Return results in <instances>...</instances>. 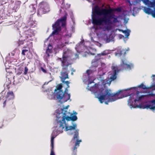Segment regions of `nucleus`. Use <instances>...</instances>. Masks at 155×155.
<instances>
[{
	"label": "nucleus",
	"mask_w": 155,
	"mask_h": 155,
	"mask_svg": "<svg viewBox=\"0 0 155 155\" xmlns=\"http://www.w3.org/2000/svg\"><path fill=\"white\" fill-rule=\"evenodd\" d=\"M105 85L96 83L89 89L93 93L95 97L98 98L101 104L104 102L106 104H108L109 102L115 101L130 95L129 88L120 90L116 93L112 94L110 90L105 88Z\"/></svg>",
	"instance_id": "nucleus-1"
},
{
	"label": "nucleus",
	"mask_w": 155,
	"mask_h": 155,
	"mask_svg": "<svg viewBox=\"0 0 155 155\" xmlns=\"http://www.w3.org/2000/svg\"><path fill=\"white\" fill-rule=\"evenodd\" d=\"M66 13L60 18L58 19L52 25L53 30L49 37L53 36L54 40H58L56 47L58 49H61L69 43V39L71 37V34L66 32L67 16Z\"/></svg>",
	"instance_id": "nucleus-2"
},
{
	"label": "nucleus",
	"mask_w": 155,
	"mask_h": 155,
	"mask_svg": "<svg viewBox=\"0 0 155 155\" xmlns=\"http://www.w3.org/2000/svg\"><path fill=\"white\" fill-rule=\"evenodd\" d=\"M141 93L139 91L136 92V94H130V97L128 100V105L131 109L139 108L140 109H150L153 112L155 111V99L149 100L141 103L142 101L144 99L145 95H140L139 93Z\"/></svg>",
	"instance_id": "nucleus-3"
},
{
	"label": "nucleus",
	"mask_w": 155,
	"mask_h": 155,
	"mask_svg": "<svg viewBox=\"0 0 155 155\" xmlns=\"http://www.w3.org/2000/svg\"><path fill=\"white\" fill-rule=\"evenodd\" d=\"M65 113H64V116H63L61 119L58 121L54 122L53 128L54 130L53 131L58 134L62 133L63 130L65 131L69 130L71 131L72 130H75L77 127V125L76 123H74L72 126H69L66 122V121H74L77 120H78V117L76 115H73V114L71 113L70 116H69L68 114L67 115Z\"/></svg>",
	"instance_id": "nucleus-4"
},
{
	"label": "nucleus",
	"mask_w": 155,
	"mask_h": 155,
	"mask_svg": "<svg viewBox=\"0 0 155 155\" xmlns=\"http://www.w3.org/2000/svg\"><path fill=\"white\" fill-rule=\"evenodd\" d=\"M152 78V81L151 83V85L149 87L147 86L144 84L143 83L137 87H133L129 88V92L130 95L133 94H136V92L137 91L138 88H141L145 90V93H148L147 95H145L144 98L146 96L148 97L155 98V93H153L152 92L155 90V75L153 74L151 77Z\"/></svg>",
	"instance_id": "nucleus-5"
},
{
	"label": "nucleus",
	"mask_w": 155,
	"mask_h": 155,
	"mask_svg": "<svg viewBox=\"0 0 155 155\" xmlns=\"http://www.w3.org/2000/svg\"><path fill=\"white\" fill-rule=\"evenodd\" d=\"M128 62L125 59H122L120 64V66L121 68L118 69L117 66H113L112 67V69L113 71L112 74L110 77V81L105 80V81L102 82L103 85H105L107 84H110L111 82L117 78V73L121 70L124 69L130 70L133 68L134 65L132 64H128Z\"/></svg>",
	"instance_id": "nucleus-6"
},
{
	"label": "nucleus",
	"mask_w": 155,
	"mask_h": 155,
	"mask_svg": "<svg viewBox=\"0 0 155 155\" xmlns=\"http://www.w3.org/2000/svg\"><path fill=\"white\" fill-rule=\"evenodd\" d=\"M58 59L61 62V66L63 67L61 72V76L60 78L61 81H64L66 79L68 78V74L69 71L68 69V67L70 64L68 61L71 59V55L68 51H64L62 58Z\"/></svg>",
	"instance_id": "nucleus-7"
},
{
	"label": "nucleus",
	"mask_w": 155,
	"mask_h": 155,
	"mask_svg": "<svg viewBox=\"0 0 155 155\" xmlns=\"http://www.w3.org/2000/svg\"><path fill=\"white\" fill-rule=\"evenodd\" d=\"M49 82L45 83L44 84L42 85V91L43 92L47 93V95L48 96V98L50 99H52L55 98H56V100L58 101L60 103V101L62 99V95L63 94V92L62 91H55L53 92L52 91V88H48L47 89L46 85H47Z\"/></svg>",
	"instance_id": "nucleus-8"
},
{
	"label": "nucleus",
	"mask_w": 155,
	"mask_h": 155,
	"mask_svg": "<svg viewBox=\"0 0 155 155\" xmlns=\"http://www.w3.org/2000/svg\"><path fill=\"white\" fill-rule=\"evenodd\" d=\"M122 15L125 16V15L124 13H122V15H119L118 16L114 14H112L109 16L108 19L103 20L102 22L105 25L104 30L109 31L112 29L113 25L115 23H119V21L118 18L121 17Z\"/></svg>",
	"instance_id": "nucleus-9"
},
{
	"label": "nucleus",
	"mask_w": 155,
	"mask_h": 155,
	"mask_svg": "<svg viewBox=\"0 0 155 155\" xmlns=\"http://www.w3.org/2000/svg\"><path fill=\"white\" fill-rule=\"evenodd\" d=\"M8 7L12 8V9H8L7 7H4L0 10V24L3 21V20L6 18L8 14L15 12L19 9L18 5L15 6L13 5H9Z\"/></svg>",
	"instance_id": "nucleus-10"
},
{
	"label": "nucleus",
	"mask_w": 155,
	"mask_h": 155,
	"mask_svg": "<svg viewBox=\"0 0 155 155\" xmlns=\"http://www.w3.org/2000/svg\"><path fill=\"white\" fill-rule=\"evenodd\" d=\"M111 53V51L110 50H105L104 51L101 53L98 54L95 57L94 59H93L91 62V66H95L97 67L99 60L102 59L101 56H104L107 55Z\"/></svg>",
	"instance_id": "nucleus-11"
},
{
	"label": "nucleus",
	"mask_w": 155,
	"mask_h": 155,
	"mask_svg": "<svg viewBox=\"0 0 155 155\" xmlns=\"http://www.w3.org/2000/svg\"><path fill=\"white\" fill-rule=\"evenodd\" d=\"M69 106V105H68L65 107H63V108H59L57 109L55 113L56 119L54 121H58L61 119L62 116H64V113H65L66 115L68 114L69 112L67 111V110Z\"/></svg>",
	"instance_id": "nucleus-12"
},
{
	"label": "nucleus",
	"mask_w": 155,
	"mask_h": 155,
	"mask_svg": "<svg viewBox=\"0 0 155 155\" xmlns=\"http://www.w3.org/2000/svg\"><path fill=\"white\" fill-rule=\"evenodd\" d=\"M49 11V7L48 3H45L42 4L41 3L38 10L37 15L38 16H41L42 14H45Z\"/></svg>",
	"instance_id": "nucleus-13"
},
{
	"label": "nucleus",
	"mask_w": 155,
	"mask_h": 155,
	"mask_svg": "<svg viewBox=\"0 0 155 155\" xmlns=\"http://www.w3.org/2000/svg\"><path fill=\"white\" fill-rule=\"evenodd\" d=\"M79 130L76 129L74 131V136L73 137V140H75L76 139L75 143V145L73 150V153L74 155H76L77 149L79 146L80 143L82 142L81 140H79Z\"/></svg>",
	"instance_id": "nucleus-14"
},
{
	"label": "nucleus",
	"mask_w": 155,
	"mask_h": 155,
	"mask_svg": "<svg viewBox=\"0 0 155 155\" xmlns=\"http://www.w3.org/2000/svg\"><path fill=\"white\" fill-rule=\"evenodd\" d=\"M84 44V40L82 37L81 41L76 45L75 47V49L78 53H80L83 52L86 48Z\"/></svg>",
	"instance_id": "nucleus-15"
},
{
	"label": "nucleus",
	"mask_w": 155,
	"mask_h": 155,
	"mask_svg": "<svg viewBox=\"0 0 155 155\" xmlns=\"http://www.w3.org/2000/svg\"><path fill=\"white\" fill-rule=\"evenodd\" d=\"M91 17L92 23L94 25H98L101 23L104 25L102 21L107 19L105 17L103 18H100L97 15H91Z\"/></svg>",
	"instance_id": "nucleus-16"
},
{
	"label": "nucleus",
	"mask_w": 155,
	"mask_h": 155,
	"mask_svg": "<svg viewBox=\"0 0 155 155\" xmlns=\"http://www.w3.org/2000/svg\"><path fill=\"white\" fill-rule=\"evenodd\" d=\"M58 135V134L53 131L51 134V152L50 155H55L54 150V140L55 137H56Z\"/></svg>",
	"instance_id": "nucleus-17"
},
{
	"label": "nucleus",
	"mask_w": 155,
	"mask_h": 155,
	"mask_svg": "<svg viewBox=\"0 0 155 155\" xmlns=\"http://www.w3.org/2000/svg\"><path fill=\"white\" fill-rule=\"evenodd\" d=\"M144 12L148 15H151L155 18V5L153 7H144Z\"/></svg>",
	"instance_id": "nucleus-18"
},
{
	"label": "nucleus",
	"mask_w": 155,
	"mask_h": 155,
	"mask_svg": "<svg viewBox=\"0 0 155 155\" xmlns=\"http://www.w3.org/2000/svg\"><path fill=\"white\" fill-rule=\"evenodd\" d=\"M28 28V27L26 26L23 29L22 31L24 35H28L30 37L35 35L33 31L30 28Z\"/></svg>",
	"instance_id": "nucleus-19"
},
{
	"label": "nucleus",
	"mask_w": 155,
	"mask_h": 155,
	"mask_svg": "<svg viewBox=\"0 0 155 155\" xmlns=\"http://www.w3.org/2000/svg\"><path fill=\"white\" fill-rule=\"evenodd\" d=\"M62 95V99L60 101V103L62 104L67 102L68 100H69L70 101H71L70 99L71 95L70 94H66L64 93Z\"/></svg>",
	"instance_id": "nucleus-20"
},
{
	"label": "nucleus",
	"mask_w": 155,
	"mask_h": 155,
	"mask_svg": "<svg viewBox=\"0 0 155 155\" xmlns=\"http://www.w3.org/2000/svg\"><path fill=\"white\" fill-rule=\"evenodd\" d=\"M36 25V21H33V20L32 15H30L29 18L28 20L27 25L30 27L34 28Z\"/></svg>",
	"instance_id": "nucleus-21"
},
{
	"label": "nucleus",
	"mask_w": 155,
	"mask_h": 155,
	"mask_svg": "<svg viewBox=\"0 0 155 155\" xmlns=\"http://www.w3.org/2000/svg\"><path fill=\"white\" fill-rule=\"evenodd\" d=\"M126 54L125 50L122 49L121 48H117V51L115 53V55L119 57L122 55L125 56Z\"/></svg>",
	"instance_id": "nucleus-22"
},
{
	"label": "nucleus",
	"mask_w": 155,
	"mask_h": 155,
	"mask_svg": "<svg viewBox=\"0 0 155 155\" xmlns=\"http://www.w3.org/2000/svg\"><path fill=\"white\" fill-rule=\"evenodd\" d=\"M106 72L103 71V69H101V68H99L98 69V78L100 79L101 81H105L104 78V75L105 74Z\"/></svg>",
	"instance_id": "nucleus-23"
},
{
	"label": "nucleus",
	"mask_w": 155,
	"mask_h": 155,
	"mask_svg": "<svg viewBox=\"0 0 155 155\" xmlns=\"http://www.w3.org/2000/svg\"><path fill=\"white\" fill-rule=\"evenodd\" d=\"M15 96L12 91L8 92L6 97L5 99L9 101H11V103H13L12 100L14 98Z\"/></svg>",
	"instance_id": "nucleus-24"
},
{
	"label": "nucleus",
	"mask_w": 155,
	"mask_h": 155,
	"mask_svg": "<svg viewBox=\"0 0 155 155\" xmlns=\"http://www.w3.org/2000/svg\"><path fill=\"white\" fill-rule=\"evenodd\" d=\"M97 68L91 65V67L90 68V69L86 71V73L88 77H89L91 74L94 73L95 72L97 71Z\"/></svg>",
	"instance_id": "nucleus-25"
},
{
	"label": "nucleus",
	"mask_w": 155,
	"mask_h": 155,
	"mask_svg": "<svg viewBox=\"0 0 155 155\" xmlns=\"http://www.w3.org/2000/svg\"><path fill=\"white\" fill-rule=\"evenodd\" d=\"M111 13L110 10L107 9H103L102 10L101 14V15H104L105 17H106L108 16Z\"/></svg>",
	"instance_id": "nucleus-26"
},
{
	"label": "nucleus",
	"mask_w": 155,
	"mask_h": 155,
	"mask_svg": "<svg viewBox=\"0 0 155 155\" xmlns=\"http://www.w3.org/2000/svg\"><path fill=\"white\" fill-rule=\"evenodd\" d=\"M52 45L50 43L48 45V48L46 51V53L47 54L48 56H50V53H51L52 52Z\"/></svg>",
	"instance_id": "nucleus-27"
},
{
	"label": "nucleus",
	"mask_w": 155,
	"mask_h": 155,
	"mask_svg": "<svg viewBox=\"0 0 155 155\" xmlns=\"http://www.w3.org/2000/svg\"><path fill=\"white\" fill-rule=\"evenodd\" d=\"M26 37L28 38V36H26L25 37L21 36V37L20 38L18 42V44L19 46L23 45L24 44V41H25Z\"/></svg>",
	"instance_id": "nucleus-28"
},
{
	"label": "nucleus",
	"mask_w": 155,
	"mask_h": 155,
	"mask_svg": "<svg viewBox=\"0 0 155 155\" xmlns=\"http://www.w3.org/2000/svg\"><path fill=\"white\" fill-rule=\"evenodd\" d=\"M9 25L14 24V26L16 28L18 29H19V28L21 26V24L20 23H19L18 21H16L15 22L14 21H11L10 22Z\"/></svg>",
	"instance_id": "nucleus-29"
},
{
	"label": "nucleus",
	"mask_w": 155,
	"mask_h": 155,
	"mask_svg": "<svg viewBox=\"0 0 155 155\" xmlns=\"http://www.w3.org/2000/svg\"><path fill=\"white\" fill-rule=\"evenodd\" d=\"M35 4H31L29 6L30 11L32 13L31 15H33L35 12L36 8L35 7Z\"/></svg>",
	"instance_id": "nucleus-30"
},
{
	"label": "nucleus",
	"mask_w": 155,
	"mask_h": 155,
	"mask_svg": "<svg viewBox=\"0 0 155 155\" xmlns=\"http://www.w3.org/2000/svg\"><path fill=\"white\" fill-rule=\"evenodd\" d=\"M24 68H18L17 70L15 69V73L19 75L21 74H22Z\"/></svg>",
	"instance_id": "nucleus-31"
},
{
	"label": "nucleus",
	"mask_w": 155,
	"mask_h": 155,
	"mask_svg": "<svg viewBox=\"0 0 155 155\" xmlns=\"http://www.w3.org/2000/svg\"><path fill=\"white\" fill-rule=\"evenodd\" d=\"M98 10L97 7H95L92 8L91 15H97L98 14Z\"/></svg>",
	"instance_id": "nucleus-32"
},
{
	"label": "nucleus",
	"mask_w": 155,
	"mask_h": 155,
	"mask_svg": "<svg viewBox=\"0 0 155 155\" xmlns=\"http://www.w3.org/2000/svg\"><path fill=\"white\" fill-rule=\"evenodd\" d=\"M131 31L130 30L127 29L126 30H124L123 33L125 34L126 37L127 38H129V36L130 35V33Z\"/></svg>",
	"instance_id": "nucleus-33"
},
{
	"label": "nucleus",
	"mask_w": 155,
	"mask_h": 155,
	"mask_svg": "<svg viewBox=\"0 0 155 155\" xmlns=\"http://www.w3.org/2000/svg\"><path fill=\"white\" fill-rule=\"evenodd\" d=\"M139 10L138 8L136 7H133V13L132 15L135 16L136 14L138 12V11Z\"/></svg>",
	"instance_id": "nucleus-34"
},
{
	"label": "nucleus",
	"mask_w": 155,
	"mask_h": 155,
	"mask_svg": "<svg viewBox=\"0 0 155 155\" xmlns=\"http://www.w3.org/2000/svg\"><path fill=\"white\" fill-rule=\"evenodd\" d=\"M62 87V85L61 84H58L57 87L54 90L55 91H62L61 89Z\"/></svg>",
	"instance_id": "nucleus-35"
},
{
	"label": "nucleus",
	"mask_w": 155,
	"mask_h": 155,
	"mask_svg": "<svg viewBox=\"0 0 155 155\" xmlns=\"http://www.w3.org/2000/svg\"><path fill=\"white\" fill-rule=\"evenodd\" d=\"M28 69L27 67L26 66L24 68V70L23 71V72L22 74V75H26L28 73Z\"/></svg>",
	"instance_id": "nucleus-36"
},
{
	"label": "nucleus",
	"mask_w": 155,
	"mask_h": 155,
	"mask_svg": "<svg viewBox=\"0 0 155 155\" xmlns=\"http://www.w3.org/2000/svg\"><path fill=\"white\" fill-rule=\"evenodd\" d=\"M64 0H57V2L58 5L61 4V8H62L64 3Z\"/></svg>",
	"instance_id": "nucleus-37"
},
{
	"label": "nucleus",
	"mask_w": 155,
	"mask_h": 155,
	"mask_svg": "<svg viewBox=\"0 0 155 155\" xmlns=\"http://www.w3.org/2000/svg\"><path fill=\"white\" fill-rule=\"evenodd\" d=\"M28 52L29 53V51H28V50L26 49H23L22 51L21 54L22 55H25V53H28Z\"/></svg>",
	"instance_id": "nucleus-38"
},
{
	"label": "nucleus",
	"mask_w": 155,
	"mask_h": 155,
	"mask_svg": "<svg viewBox=\"0 0 155 155\" xmlns=\"http://www.w3.org/2000/svg\"><path fill=\"white\" fill-rule=\"evenodd\" d=\"M108 37L110 40L111 41H114V35H112L111 34H110Z\"/></svg>",
	"instance_id": "nucleus-39"
},
{
	"label": "nucleus",
	"mask_w": 155,
	"mask_h": 155,
	"mask_svg": "<svg viewBox=\"0 0 155 155\" xmlns=\"http://www.w3.org/2000/svg\"><path fill=\"white\" fill-rule=\"evenodd\" d=\"M9 102L8 100H6V99L5 101H4L3 103V107H5L6 103L7 104H9Z\"/></svg>",
	"instance_id": "nucleus-40"
},
{
	"label": "nucleus",
	"mask_w": 155,
	"mask_h": 155,
	"mask_svg": "<svg viewBox=\"0 0 155 155\" xmlns=\"http://www.w3.org/2000/svg\"><path fill=\"white\" fill-rule=\"evenodd\" d=\"M5 94L4 91H2L1 93L0 94V95H1V97H0V101L4 97L3 95Z\"/></svg>",
	"instance_id": "nucleus-41"
},
{
	"label": "nucleus",
	"mask_w": 155,
	"mask_h": 155,
	"mask_svg": "<svg viewBox=\"0 0 155 155\" xmlns=\"http://www.w3.org/2000/svg\"><path fill=\"white\" fill-rule=\"evenodd\" d=\"M21 4V2L20 1H17L15 3V6L18 5L19 8L20 7V5Z\"/></svg>",
	"instance_id": "nucleus-42"
},
{
	"label": "nucleus",
	"mask_w": 155,
	"mask_h": 155,
	"mask_svg": "<svg viewBox=\"0 0 155 155\" xmlns=\"http://www.w3.org/2000/svg\"><path fill=\"white\" fill-rule=\"evenodd\" d=\"M105 64L104 63L101 62V67L100 68H101V69H104L105 68Z\"/></svg>",
	"instance_id": "nucleus-43"
},
{
	"label": "nucleus",
	"mask_w": 155,
	"mask_h": 155,
	"mask_svg": "<svg viewBox=\"0 0 155 155\" xmlns=\"http://www.w3.org/2000/svg\"><path fill=\"white\" fill-rule=\"evenodd\" d=\"M115 11L116 12H121L122 11V9L121 7H119L115 9Z\"/></svg>",
	"instance_id": "nucleus-44"
},
{
	"label": "nucleus",
	"mask_w": 155,
	"mask_h": 155,
	"mask_svg": "<svg viewBox=\"0 0 155 155\" xmlns=\"http://www.w3.org/2000/svg\"><path fill=\"white\" fill-rule=\"evenodd\" d=\"M110 41H111L109 39V38L108 37V36H107L106 38V43H109Z\"/></svg>",
	"instance_id": "nucleus-45"
},
{
	"label": "nucleus",
	"mask_w": 155,
	"mask_h": 155,
	"mask_svg": "<svg viewBox=\"0 0 155 155\" xmlns=\"http://www.w3.org/2000/svg\"><path fill=\"white\" fill-rule=\"evenodd\" d=\"M118 38L120 39L123 38H124V36L121 34H119L118 35Z\"/></svg>",
	"instance_id": "nucleus-46"
},
{
	"label": "nucleus",
	"mask_w": 155,
	"mask_h": 155,
	"mask_svg": "<svg viewBox=\"0 0 155 155\" xmlns=\"http://www.w3.org/2000/svg\"><path fill=\"white\" fill-rule=\"evenodd\" d=\"M63 83H65V84H66L67 85H69V83H70V82L68 81H65V80H64V81H61Z\"/></svg>",
	"instance_id": "nucleus-47"
},
{
	"label": "nucleus",
	"mask_w": 155,
	"mask_h": 155,
	"mask_svg": "<svg viewBox=\"0 0 155 155\" xmlns=\"http://www.w3.org/2000/svg\"><path fill=\"white\" fill-rule=\"evenodd\" d=\"M129 38H127L126 37H124V38H123V40L125 43H126L127 41V40Z\"/></svg>",
	"instance_id": "nucleus-48"
},
{
	"label": "nucleus",
	"mask_w": 155,
	"mask_h": 155,
	"mask_svg": "<svg viewBox=\"0 0 155 155\" xmlns=\"http://www.w3.org/2000/svg\"><path fill=\"white\" fill-rule=\"evenodd\" d=\"M70 17L73 22H74V20H73V13H72V12H71V14L70 15Z\"/></svg>",
	"instance_id": "nucleus-49"
},
{
	"label": "nucleus",
	"mask_w": 155,
	"mask_h": 155,
	"mask_svg": "<svg viewBox=\"0 0 155 155\" xmlns=\"http://www.w3.org/2000/svg\"><path fill=\"white\" fill-rule=\"evenodd\" d=\"M41 69L42 71L44 72L45 73L46 72V70L45 69H44L43 68L41 67Z\"/></svg>",
	"instance_id": "nucleus-50"
},
{
	"label": "nucleus",
	"mask_w": 155,
	"mask_h": 155,
	"mask_svg": "<svg viewBox=\"0 0 155 155\" xmlns=\"http://www.w3.org/2000/svg\"><path fill=\"white\" fill-rule=\"evenodd\" d=\"M14 54H15V52L14 51H13L11 53H9V56L11 55L12 56H14Z\"/></svg>",
	"instance_id": "nucleus-51"
},
{
	"label": "nucleus",
	"mask_w": 155,
	"mask_h": 155,
	"mask_svg": "<svg viewBox=\"0 0 155 155\" xmlns=\"http://www.w3.org/2000/svg\"><path fill=\"white\" fill-rule=\"evenodd\" d=\"M135 1L136 3H138L140 2L141 0H135Z\"/></svg>",
	"instance_id": "nucleus-52"
},
{
	"label": "nucleus",
	"mask_w": 155,
	"mask_h": 155,
	"mask_svg": "<svg viewBox=\"0 0 155 155\" xmlns=\"http://www.w3.org/2000/svg\"><path fill=\"white\" fill-rule=\"evenodd\" d=\"M68 89L67 88H66L65 89V90L64 92H63V93H66V94H68Z\"/></svg>",
	"instance_id": "nucleus-53"
},
{
	"label": "nucleus",
	"mask_w": 155,
	"mask_h": 155,
	"mask_svg": "<svg viewBox=\"0 0 155 155\" xmlns=\"http://www.w3.org/2000/svg\"><path fill=\"white\" fill-rule=\"evenodd\" d=\"M93 83H94V81H89L88 83V85L89 84H90Z\"/></svg>",
	"instance_id": "nucleus-54"
},
{
	"label": "nucleus",
	"mask_w": 155,
	"mask_h": 155,
	"mask_svg": "<svg viewBox=\"0 0 155 155\" xmlns=\"http://www.w3.org/2000/svg\"><path fill=\"white\" fill-rule=\"evenodd\" d=\"M72 114H73V115H76L78 114V113L76 112L73 111V113Z\"/></svg>",
	"instance_id": "nucleus-55"
},
{
	"label": "nucleus",
	"mask_w": 155,
	"mask_h": 155,
	"mask_svg": "<svg viewBox=\"0 0 155 155\" xmlns=\"http://www.w3.org/2000/svg\"><path fill=\"white\" fill-rule=\"evenodd\" d=\"M6 2L5 0L3 1L2 2L1 4L2 5L4 4H6Z\"/></svg>",
	"instance_id": "nucleus-56"
},
{
	"label": "nucleus",
	"mask_w": 155,
	"mask_h": 155,
	"mask_svg": "<svg viewBox=\"0 0 155 155\" xmlns=\"http://www.w3.org/2000/svg\"><path fill=\"white\" fill-rule=\"evenodd\" d=\"M124 22H125V23H127V20H126V18L124 17Z\"/></svg>",
	"instance_id": "nucleus-57"
},
{
	"label": "nucleus",
	"mask_w": 155,
	"mask_h": 155,
	"mask_svg": "<svg viewBox=\"0 0 155 155\" xmlns=\"http://www.w3.org/2000/svg\"><path fill=\"white\" fill-rule=\"evenodd\" d=\"M71 71H72V72H74L75 71V70L73 68H71Z\"/></svg>",
	"instance_id": "nucleus-58"
},
{
	"label": "nucleus",
	"mask_w": 155,
	"mask_h": 155,
	"mask_svg": "<svg viewBox=\"0 0 155 155\" xmlns=\"http://www.w3.org/2000/svg\"><path fill=\"white\" fill-rule=\"evenodd\" d=\"M75 57L76 58H78V54H75Z\"/></svg>",
	"instance_id": "nucleus-59"
},
{
	"label": "nucleus",
	"mask_w": 155,
	"mask_h": 155,
	"mask_svg": "<svg viewBox=\"0 0 155 155\" xmlns=\"http://www.w3.org/2000/svg\"><path fill=\"white\" fill-rule=\"evenodd\" d=\"M4 86H7V87H8V88L9 87V85L8 84H7L6 83H5L4 84Z\"/></svg>",
	"instance_id": "nucleus-60"
},
{
	"label": "nucleus",
	"mask_w": 155,
	"mask_h": 155,
	"mask_svg": "<svg viewBox=\"0 0 155 155\" xmlns=\"http://www.w3.org/2000/svg\"><path fill=\"white\" fill-rule=\"evenodd\" d=\"M119 31L122 32L123 33V32H124V30H123L122 29H119Z\"/></svg>",
	"instance_id": "nucleus-61"
},
{
	"label": "nucleus",
	"mask_w": 155,
	"mask_h": 155,
	"mask_svg": "<svg viewBox=\"0 0 155 155\" xmlns=\"http://www.w3.org/2000/svg\"><path fill=\"white\" fill-rule=\"evenodd\" d=\"M91 41L92 42H94L95 41L94 40L93 37H91Z\"/></svg>",
	"instance_id": "nucleus-62"
},
{
	"label": "nucleus",
	"mask_w": 155,
	"mask_h": 155,
	"mask_svg": "<svg viewBox=\"0 0 155 155\" xmlns=\"http://www.w3.org/2000/svg\"><path fill=\"white\" fill-rule=\"evenodd\" d=\"M3 124H0V128H2V127L3 126Z\"/></svg>",
	"instance_id": "nucleus-63"
},
{
	"label": "nucleus",
	"mask_w": 155,
	"mask_h": 155,
	"mask_svg": "<svg viewBox=\"0 0 155 155\" xmlns=\"http://www.w3.org/2000/svg\"><path fill=\"white\" fill-rule=\"evenodd\" d=\"M91 55H94L95 54L94 53H91Z\"/></svg>",
	"instance_id": "nucleus-64"
}]
</instances>
